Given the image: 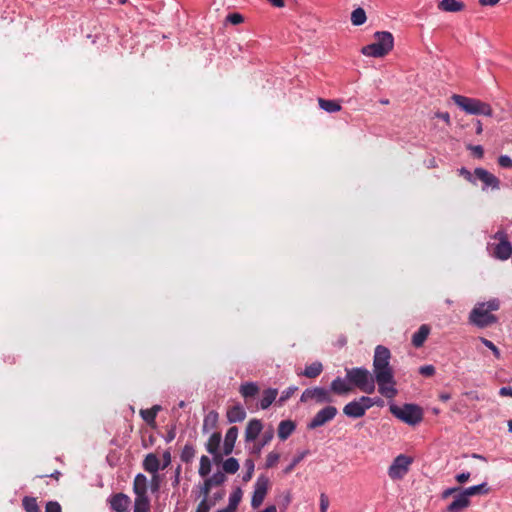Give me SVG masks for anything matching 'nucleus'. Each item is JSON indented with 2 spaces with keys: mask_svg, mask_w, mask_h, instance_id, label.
Here are the masks:
<instances>
[{
  "mask_svg": "<svg viewBox=\"0 0 512 512\" xmlns=\"http://www.w3.org/2000/svg\"><path fill=\"white\" fill-rule=\"evenodd\" d=\"M390 358L391 353L387 347L383 345L376 346L373 357L372 376L378 385L379 393L388 399L394 398L398 393L395 388L396 381L393 368L390 365Z\"/></svg>",
  "mask_w": 512,
  "mask_h": 512,
  "instance_id": "nucleus-1",
  "label": "nucleus"
},
{
  "mask_svg": "<svg viewBox=\"0 0 512 512\" xmlns=\"http://www.w3.org/2000/svg\"><path fill=\"white\" fill-rule=\"evenodd\" d=\"M500 302L498 299H491L487 302L478 303L469 313V323L478 328H487L498 322L497 316L491 312L498 310Z\"/></svg>",
  "mask_w": 512,
  "mask_h": 512,
  "instance_id": "nucleus-2",
  "label": "nucleus"
},
{
  "mask_svg": "<svg viewBox=\"0 0 512 512\" xmlns=\"http://www.w3.org/2000/svg\"><path fill=\"white\" fill-rule=\"evenodd\" d=\"M376 42L361 48L365 56L382 58L388 55L394 48V37L391 32L377 31L374 33Z\"/></svg>",
  "mask_w": 512,
  "mask_h": 512,
  "instance_id": "nucleus-3",
  "label": "nucleus"
},
{
  "mask_svg": "<svg viewBox=\"0 0 512 512\" xmlns=\"http://www.w3.org/2000/svg\"><path fill=\"white\" fill-rule=\"evenodd\" d=\"M451 99L458 107L464 110L467 114L485 115L489 117L493 116V110L491 106L488 103L483 102L479 99L469 98L458 94H453L451 96Z\"/></svg>",
  "mask_w": 512,
  "mask_h": 512,
  "instance_id": "nucleus-4",
  "label": "nucleus"
},
{
  "mask_svg": "<svg viewBox=\"0 0 512 512\" xmlns=\"http://www.w3.org/2000/svg\"><path fill=\"white\" fill-rule=\"evenodd\" d=\"M346 379L367 394H371L375 390V380L366 368L346 369Z\"/></svg>",
  "mask_w": 512,
  "mask_h": 512,
  "instance_id": "nucleus-5",
  "label": "nucleus"
},
{
  "mask_svg": "<svg viewBox=\"0 0 512 512\" xmlns=\"http://www.w3.org/2000/svg\"><path fill=\"white\" fill-rule=\"evenodd\" d=\"M389 410L395 417L411 426L420 423L423 419V410L416 404L407 403L402 407L391 404Z\"/></svg>",
  "mask_w": 512,
  "mask_h": 512,
  "instance_id": "nucleus-6",
  "label": "nucleus"
},
{
  "mask_svg": "<svg viewBox=\"0 0 512 512\" xmlns=\"http://www.w3.org/2000/svg\"><path fill=\"white\" fill-rule=\"evenodd\" d=\"M413 458L404 454L398 455L391 466L389 467L388 474L392 479L403 478L412 464Z\"/></svg>",
  "mask_w": 512,
  "mask_h": 512,
  "instance_id": "nucleus-7",
  "label": "nucleus"
},
{
  "mask_svg": "<svg viewBox=\"0 0 512 512\" xmlns=\"http://www.w3.org/2000/svg\"><path fill=\"white\" fill-rule=\"evenodd\" d=\"M499 243L495 246L493 256L500 260H507L512 255V244L504 231H498L494 235Z\"/></svg>",
  "mask_w": 512,
  "mask_h": 512,
  "instance_id": "nucleus-8",
  "label": "nucleus"
},
{
  "mask_svg": "<svg viewBox=\"0 0 512 512\" xmlns=\"http://www.w3.org/2000/svg\"><path fill=\"white\" fill-rule=\"evenodd\" d=\"M458 491H459V493L456 495L455 499L447 506L448 512H461L463 509L468 507L470 504V501H469L470 496H469V494H467L466 489L461 491L460 488H450V489H447L443 493V496L447 497L449 494H452V493H455Z\"/></svg>",
  "mask_w": 512,
  "mask_h": 512,
  "instance_id": "nucleus-9",
  "label": "nucleus"
},
{
  "mask_svg": "<svg viewBox=\"0 0 512 512\" xmlns=\"http://www.w3.org/2000/svg\"><path fill=\"white\" fill-rule=\"evenodd\" d=\"M314 400L316 403H331L333 401L329 391L324 387L307 388L303 391L300 401L308 402Z\"/></svg>",
  "mask_w": 512,
  "mask_h": 512,
  "instance_id": "nucleus-10",
  "label": "nucleus"
},
{
  "mask_svg": "<svg viewBox=\"0 0 512 512\" xmlns=\"http://www.w3.org/2000/svg\"><path fill=\"white\" fill-rule=\"evenodd\" d=\"M337 414L334 406H326L316 413L313 419L308 423V429H316L331 421Z\"/></svg>",
  "mask_w": 512,
  "mask_h": 512,
  "instance_id": "nucleus-11",
  "label": "nucleus"
},
{
  "mask_svg": "<svg viewBox=\"0 0 512 512\" xmlns=\"http://www.w3.org/2000/svg\"><path fill=\"white\" fill-rule=\"evenodd\" d=\"M474 175L476 179L483 182L484 186L482 187V190H486L488 187L493 190L500 189V180L486 169L481 167L475 168Z\"/></svg>",
  "mask_w": 512,
  "mask_h": 512,
  "instance_id": "nucleus-12",
  "label": "nucleus"
},
{
  "mask_svg": "<svg viewBox=\"0 0 512 512\" xmlns=\"http://www.w3.org/2000/svg\"><path fill=\"white\" fill-rule=\"evenodd\" d=\"M343 413L350 418H361L365 415L366 411L359 399L346 404L343 408Z\"/></svg>",
  "mask_w": 512,
  "mask_h": 512,
  "instance_id": "nucleus-13",
  "label": "nucleus"
},
{
  "mask_svg": "<svg viewBox=\"0 0 512 512\" xmlns=\"http://www.w3.org/2000/svg\"><path fill=\"white\" fill-rule=\"evenodd\" d=\"M143 467L144 469L152 473V479L151 480H159V476L156 474L159 469H161L160 460L154 453H149L146 455L144 461H143Z\"/></svg>",
  "mask_w": 512,
  "mask_h": 512,
  "instance_id": "nucleus-14",
  "label": "nucleus"
},
{
  "mask_svg": "<svg viewBox=\"0 0 512 512\" xmlns=\"http://www.w3.org/2000/svg\"><path fill=\"white\" fill-rule=\"evenodd\" d=\"M222 483L223 482H203V484L197 486V498L207 500V505H209V508L211 509L216 505V502L211 499L210 492L213 490V485Z\"/></svg>",
  "mask_w": 512,
  "mask_h": 512,
  "instance_id": "nucleus-15",
  "label": "nucleus"
},
{
  "mask_svg": "<svg viewBox=\"0 0 512 512\" xmlns=\"http://www.w3.org/2000/svg\"><path fill=\"white\" fill-rule=\"evenodd\" d=\"M263 425L259 419H251L246 426L245 430V441L252 442L257 439L260 432L262 431Z\"/></svg>",
  "mask_w": 512,
  "mask_h": 512,
  "instance_id": "nucleus-16",
  "label": "nucleus"
},
{
  "mask_svg": "<svg viewBox=\"0 0 512 512\" xmlns=\"http://www.w3.org/2000/svg\"><path fill=\"white\" fill-rule=\"evenodd\" d=\"M238 437V428L236 426H232L228 429L224 439L223 445V454L230 455L234 449L235 442Z\"/></svg>",
  "mask_w": 512,
  "mask_h": 512,
  "instance_id": "nucleus-17",
  "label": "nucleus"
},
{
  "mask_svg": "<svg viewBox=\"0 0 512 512\" xmlns=\"http://www.w3.org/2000/svg\"><path fill=\"white\" fill-rule=\"evenodd\" d=\"M267 489V482H256L254 493L251 499V506L253 508H258L262 504L266 496Z\"/></svg>",
  "mask_w": 512,
  "mask_h": 512,
  "instance_id": "nucleus-18",
  "label": "nucleus"
},
{
  "mask_svg": "<svg viewBox=\"0 0 512 512\" xmlns=\"http://www.w3.org/2000/svg\"><path fill=\"white\" fill-rule=\"evenodd\" d=\"M110 504L111 508L117 512H128L130 499L126 495L118 493L111 498Z\"/></svg>",
  "mask_w": 512,
  "mask_h": 512,
  "instance_id": "nucleus-19",
  "label": "nucleus"
},
{
  "mask_svg": "<svg viewBox=\"0 0 512 512\" xmlns=\"http://www.w3.org/2000/svg\"><path fill=\"white\" fill-rule=\"evenodd\" d=\"M226 416L229 423L242 422L246 418V411L241 404H236L228 408Z\"/></svg>",
  "mask_w": 512,
  "mask_h": 512,
  "instance_id": "nucleus-20",
  "label": "nucleus"
},
{
  "mask_svg": "<svg viewBox=\"0 0 512 512\" xmlns=\"http://www.w3.org/2000/svg\"><path fill=\"white\" fill-rule=\"evenodd\" d=\"M430 326L427 325V324H422L418 331L415 332L412 336V345L416 348H420L423 346V344L425 343L428 335L430 334Z\"/></svg>",
  "mask_w": 512,
  "mask_h": 512,
  "instance_id": "nucleus-21",
  "label": "nucleus"
},
{
  "mask_svg": "<svg viewBox=\"0 0 512 512\" xmlns=\"http://www.w3.org/2000/svg\"><path fill=\"white\" fill-rule=\"evenodd\" d=\"M438 8L445 12H460L465 9V4L459 0H441Z\"/></svg>",
  "mask_w": 512,
  "mask_h": 512,
  "instance_id": "nucleus-22",
  "label": "nucleus"
},
{
  "mask_svg": "<svg viewBox=\"0 0 512 512\" xmlns=\"http://www.w3.org/2000/svg\"><path fill=\"white\" fill-rule=\"evenodd\" d=\"M330 390L337 395H345L352 391V387L344 379L337 377L331 382Z\"/></svg>",
  "mask_w": 512,
  "mask_h": 512,
  "instance_id": "nucleus-23",
  "label": "nucleus"
},
{
  "mask_svg": "<svg viewBox=\"0 0 512 512\" xmlns=\"http://www.w3.org/2000/svg\"><path fill=\"white\" fill-rule=\"evenodd\" d=\"M161 406L160 405H154L150 409H141L140 415L142 419L152 428L156 427V416L157 413L160 411Z\"/></svg>",
  "mask_w": 512,
  "mask_h": 512,
  "instance_id": "nucleus-24",
  "label": "nucleus"
},
{
  "mask_svg": "<svg viewBox=\"0 0 512 512\" xmlns=\"http://www.w3.org/2000/svg\"><path fill=\"white\" fill-rule=\"evenodd\" d=\"M296 425L292 420H283L278 426V437L281 440H286L295 430Z\"/></svg>",
  "mask_w": 512,
  "mask_h": 512,
  "instance_id": "nucleus-25",
  "label": "nucleus"
},
{
  "mask_svg": "<svg viewBox=\"0 0 512 512\" xmlns=\"http://www.w3.org/2000/svg\"><path fill=\"white\" fill-rule=\"evenodd\" d=\"M278 395V390L275 388H268L263 391L262 399L260 400V408L263 410L268 409L275 401Z\"/></svg>",
  "mask_w": 512,
  "mask_h": 512,
  "instance_id": "nucleus-26",
  "label": "nucleus"
},
{
  "mask_svg": "<svg viewBox=\"0 0 512 512\" xmlns=\"http://www.w3.org/2000/svg\"><path fill=\"white\" fill-rule=\"evenodd\" d=\"M219 414L212 410L204 418L202 431L203 433L209 432L211 429L217 426Z\"/></svg>",
  "mask_w": 512,
  "mask_h": 512,
  "instance_id": "nucleus-27",
  "label": "nucleus"
},
{
  "mask_svg": "<svg viewBox=\"0 0 512 512\" xmlns=\"http://www.w3.org/2000/svg\"><path fill=\"white\" fill-rule=\"evenodd\" d=\"M323 371V365L319 361H315L310 365H307L301 375L307 378H316Z\"/></svg>",
  "mask_w": 512,
  "mask_h": 512,
  "instance_id": "nucleus-28",
  "label": "nucleus"
},
{
  "mask_svg": "<svg viewBox=\"0 0 512 512\" xmlns=\"http://www.w3.org/2000/svg\"><path fill=\"white\" fill-rule=\"evenodd\" d=\"M239 391L245 399L253 398L258 394L259 387L255 382H246L240 386Z\"/></svg>",
  "mask_w": 512,
  "mask_h": 512,
  "instance_id": "nucleus-29",
  "label": "nucleus"
},
{
  "mask_svg": "<svg viewBox=\"0 0 512 512\" xmlns=\"http://www.w3.org/2000/svg\"><path fill=\"white\" fill-rule=\"evenodd\" d=\"M466 490H467V494H469V496H473V495H486L489 492H491L492 490H494V488L489 486L488 482H481L478 485H474L472 487L466 488Z\"/></svg>",
  "mask_w": 512,
  "mask_h": 512,
  "instance_id": "nucleus-30",
  "label": "nucleus"
},
{
  "mask_svg": "<svg viewBox=\"0 0 512 512\" xmlns=\"http://www.w3.org/2000/svg\"><path fill=\"white\" fill-rule=\"evenodd\" d=\"M318 104L321 109H323L324 111L329 112V113H334V112H338L341 110V105L336 100H328V99L319 98Z\"/></svg>",
  "mask_w": 512,
  "mask_h": 512,
  "instance_id": "nucleus-31",
  "label": "nucleus"
},
{
  "mask_svg": "<svg viewBox=\"0 0 512 512\" xmlns=\"http://www.w3.org/2000/svg\"><path fill=\"white\" fill-rule=\"evenodd\" d=\"M367 20L366 12L362 7L354 9L351 13V23L354 26L363 25Z\"/></svg>",
  "mask_w": 512,
  "mask_h": 512,
  "instance_id": "nucleus-32",
  "label": "nucleus"
},
{
  "mask_svg": "<svg viewBox=\"0 0 512 512\" xmlns=\"http://www.w3.org/2000/svg\"><path fill=\"white\" fill-rule=\"evenodd\" d=\"M221 443V434L219 432L213 433L208 442L206 443V449L208 453H214L219 450Z\"/></svg>",
  "mask_w": 512,
  "mask_h": 512,
  "instance_id": "nucleus-33",
  "label": "nucleus"
},
{
  "mask_svg": "<svg viewBox=\"0 0 512 512\" xmlns=\"http://www.w3.org/2000/svg\"><path fill=\"white\" fill-rule=\"evenodd\" d=\"M222 469L227 474H234L239 469V463L236 458L230 457L223 461L222 463Z\"/></svg>",
  "mask_w": 512,
  "mask_h": 512,
  "instance_id": "nucleus-34",
  "label": "nucleus"
},
{
  "mask_svg": "<svg viewBox=\"0 0 512 512\" xmlns=\"http://www.w3.org/2000/svg\"><path fill=\"white\" fill-rule=\"evenodd\" d=\"M22 505L26 512H41L36 499L33 497H24L22 500Z\"/></svg>",
  "mask_w": 512,
  "mask_h": 512,
  "instance_id": "nucleus-35",
  "label": "nucleus"
},
{
  "mask_svg": "<svg viewBox=\"0 0 512 512\" xmlns=\"http://www.w3.org/2000/svg\"><path fill=\"white\" fill-rule=\"evenodd\" d=\"M210 471L211 460L209 459V457L203 455L200 459L199 475L204 478L209 475Z\"/></svg>",
  "mask_w": 512,
  "mask_h": 512,
  "instance_id": "nucleus-36",
  "label": "nucleus"
},
{
  "mask_svg": "<svg viewBox=\"0 0 512 512\" xmlns=\"http://www.w3.org/2000/svg\"><path fill=\"white\" fill-rule=\"evenodd\" d=\"M149 509V500L147 496L135 498L134 512H147Z\"/></svg>",
  "mask_w": 512,
  "mask_h": 512,
  "instance_id": "nucleus-37",
  "label": "nucleus"
},
{
  "mask_svg": "<svg viewBox=\"0 0 512 512\" xmlns=\"http://www.w3.org/2000/svg\"><path fill=\"white\" fill-rule=\"evenodd\" d=\"M360 401L363 403V406L365 407V411L373 407L374 405L382 406L383 400L379 397L371 398L368 396H361Z\"/></svg>",
  "mask_w": 512,
  "mask_h": 512,
  "instance_id": "nucleus-38",
  "label": "nucleus"
},
{
  "mask_svg": "<svg viewBox=\"0 0 512 512\" xmlns=\"http://www.w3.org/2000/svg\"><path fill=\"white\" fill-rule=\"evenodd\" d=\"M195 456V449L192 445L186 444L184 448L182 449L180 458L183 462L189 463L192 461V459Z\"/></svg>",
  "mask_w": 512,
  "mask_h": 512,
  "instance_id": "nucleus-39",
  "label": "nucleus"
},
{
  "mask_svg": "<svg viewBox=\"0 0 512 512\" xmlns=\"http://www.w3.org/2000/svg\"><path fill=\"white\" fill-rule=\"evenodd\" d=\"M241 498H242V490L240 488H236L230 494V497H229V504H228V506L230 507V509L236 510L239 502L241 501Z\"/></svg>",
  "mask_w": 512,
  "mask_h": 512,
  "instance_id": "nucleus-40",
  "label": "nucleus"
},
{
  "mask_svg": "<svg viewBox=\"0 0 512 512\" xmlns=\"http://www.w3.org/2000/svg\"><path fill=\"white\" fill-rule=\"evenodd\" d=\"M225 496V490L222 487L221 484H215L213 485V490L210 492V497L212 500H214L216 503L223 499Z\"/></svg>",
  "mask_w": 512,
  "mask_h": 512,
  "instance_id": "nucleus-41",
  "label": "nucleus"
},
{
  "mask_svg": "<svg viewBox=\"0 0 512 512\" xmlns=\"http://www.w3.org/2000/svg\"><path fill=\"white\" fill-rule=\"evenodd\" d=\"M244 467L246 469V472L243 475L242 480H250L254 472V461L252 459H246L244 462Z\"/></svg>",
  "mask_w": 512,
  "mask_h": 512,
  "instance_id": "nucleus-42",
  "label": "nucleus"
},
{
  "mask_svg": "<svg viewBox=\"0 0 512 512\" xmlns=\"http://www.w3.org/2000/svg\"><path fill=\"white\" fill-rule=\"evenodd\" d=\"M479 340L481 341V343L483 345H485L487 348H489L493 355L499 359L501 357V353H500V350L494 345V343L484 337H479Z\"/></svg>",
  "mask_w": 512,
  "mask_h": 512,
  "instance_id": "nucleus-43",
  "label": "nucleus"
},
{
  "mask_svg": "<svg viewBox=\"0 0 512 512\" xmlns=\"http://www.w3.org/2000/svg\"><path fill=\"white\" fill-rule=\"evenodd\" d=\"M458 174L471 184L476 185V177L474 175V172L471 173L467 168L461 167L460 169H458Z\"/></svg>",
  "mask_w": 512,
  "mask_h": 512,
  "instance_id": "nucleus-44",
  "label": "nucleus"
},
{
  "mask_svg": "<svg viewBox=\"0 0 512 512\" xmlns=\"http://www.w3.org/2000/svg\"><path fill=\"white\" fill-rule=\"evenodd\" d=\"M133 484L136 498H140V496H146L147 482H133Z\"/></svg>",
  "mask_w": 512,
  "mask_h": 512,
  "instance_id": "nucleus-45",
  "label": "nucleus"
},
{
  "mask_svg": "<svg viewBox=\"0 0 512 512\" xmlns=\"http://www.w3.org/2000/svg\"><path fill=\"white\" fill-rule=\"evenodd\" d=\"M280 455L277 452H270L267 455L265 466L266 468H272L279 461Z\"/></svg>",
  "mask_w": 512,
  "mask_h": 512,
  "instance_id": "nucleus-46",
  "label": "nucleus"
},
{
  "mask_svg": "<svg viewBox=\"0 0 512 512\" xmlns=\"http://www.w3.org/2000/svg\"><path fill=\"white\" fill-rule=\"evenodd\" d=\"M466 148L468 150H470L473 155L478 158V159H482L483 156H484V149L481 145H472V144H468L466 146Z\"/></svg>",
  "mask_w": 512,
  "mask_h": 512,
  "instance_id": "nucleus-47",
  "label": "nucleus"
},
{
  "mask_svg": "<svg viewBox=\"0 0 512 512\" xmlns=\"http://www.w3.org/2000/svg\"><path fill=\"white\" fill-rule=\"evenodd\" d=\"M226 21L233 25H238L244 21V17L239 13H230L226 17Z\"/></svg>",
  "mask_w": 512,
  "mask_h": 512,
  "instance_id": "nucleus-48",
  "label": "nucleus"
},
{
  "mask_svg": "<svg viewBox=\"0 0 512 512\" xmlns=\"http://www.w3.org/2000/svg\"><path fill=\"white\" fill-rule=\"evenodd\" d=\"M296 389V387H289L287 390L283 391L278 399V404L282 405L284 402H286L294 394Z\"/></svg>",
  "mask_w": 512,
  "mask_h": 512,
  "instance_id": "nucleus-49",
  "label": "nucleus"
},
{
  "mask_svg": "<svg viewBox=\"0 0 512 512\" xmlns=\"http://www.w3.org/2000/svg\"><path fill=\"white\" fill-rule=\"evenodd\" d=\"M436 370L433 365H424L419 368V373L425 377H431L435 374Z\"/></svg>",
  "mask_w": 512,
  "mask_h": 512,
  "instance_id": "nucleus-50",
  "label": "nucleus"
},
{
  "mask_svg": "<svg viewBox=\"0 0 512 512\" xmlns=\"http://www.w3.org/2000/svg\"><path fill=\"white\" fill-rule=\"evenodd\" d=\"M498 165L502 168H511L512 159L508 155H501L498 157Z\"/></svg>",
  "mask_w": 512,
  "mask_h": 512,
  "instance_id": "nucleus-51",
  "label": "nucleus"
},
{
  "mask_svg": "<svg viewBox=\"0 0 512 512\" xmlns=\"http://www.w3.org/2000/svg\"><path fill=\"white\" fill-rule=\"evenodd\" d=\"M273 436H274L273 428L266 430L262 435L261 446L267 445L273 439Z\"/></svg>",
  "mask_w": 512,
  "mask_h": 512,
  "instance_id": "nucleus-52",
  "label": "nucleus"
},
{
  "mask_svg": "<svg viewBox=\"0 0 512 512\" xmlns=\"http://www.w3.org/2000/svg\"><path fill=\"white\" fill-rule=\"evenodd\" d=\"M61 511H62L61 506L56 501H49L46 504L45 512H61Z\"/></svg>",
  "mask_w": 512,
  "mask_h": 512,
  "instance_id": "nucleus-53",
  "label": "nucleus"
},
{
  "mask_svg": "<svg viewBox=\"0 0 512 512\" xmlns=\"http://www.w3.org/2000/svg\"><path fill=\"white\" fill-rule=\"evenodd\" d=\"M329 506L328 497L325 494L320 496V512H327Z\"/></svg>",
  "mask_w": 512,
  "mask_h": 512,
  "instance_id": "nucleus-54",
  "label": "nucleus"
},
{
  "mask_svg": "<svg viewBox=\"0 0 512 512\" xmlns=\"http://www.w3.org/2000/svg\"><path fill=\"white\" fill-rule=\"evenodd\" d=\"M435 117L442 119L447 125L451 124L450 115L448 112H436Z\"/></svg>",
  "mask_w": 512,
  "mask_h": 512,
  "instance_id": "nucleus-55",
  "label": "nucleus"
},
{
  "mask_svg": "<svg viewBox=\"0 0 512 512\" xmlns=\"http://www.w3.org/2000/svg\"><path fill=\"white\" fill-rule=\"evenodd\" d=\"M210 508L209 505H207V500H201L198 504L195 512H209Z\"/></svg>",
  "mask_w": 512,
  "mask_h": 512,
  "instance_id": "nucleus-56",
  "label": "nucleus"
},
{
  "mask_svg": "<svg viewBox=\"0 0 512 512\" xmlns=\"http://www.w3.org/2000/svg\"><path fill=\"white\" fill-rule=\"evenodd\" d=\"M175 437H176V427H175V426H172V427L168 430V432H167V434H166V436H165V441L169 443V442H171L172 440H174V439H175Z\"/></svg>",
  "mask_w": 512,
  "mask_h": 512,
  "instance_id": "nucleus-57",
  "label": "nucleus"
},
{
  "mask_svg": "<svg viewBox=\"0 0 512 512\" xmlns=\"http://www.w3.org/2000/svg\"><path fill=\"white\" fill-rule=\"evenodd\" d=\"M171 463V453L169 450H166L163 453V464L161 469H165Z\"/></svg>",
  "mask_w": 512,
  "mask_h": 512,
  "instance_id": "nucleus-58",
  "label": "nucleus"
},
{
  "mask_svg": "<svg viewBox=\"0 0 512 512\" xmlns=\"http://www.w3.org/2000/svg\"><path fill=\"white\" fill-rule=\"evenodd\" d=\"M213 456V462L215 464L223 463V453H221L219 450L214 453H210Z\"/></svg>",
  "mask_w": 512,
  "mask_h": 512,
  "instance_id": "nucleus-59",
  "label": "nucleus"
},
{
  "mask_svg": "<svg viewBox=\"0 0 512 512\" xmlns=\"http://www.w3.org/2000/svg\"><path fill=\"white\" fill-rule=\"evenodd\" d=\"M307 453H308V451H303V452L299 453L298 455H296L291 461L292 466H296L300 461H302Z\"/></svg>",
  "mask_w": 512,
  "mask_h": 512,
  "instance_id": "nucleus-60",
  "label": "nucleus"
},
{
  "mask_svg": "<svg viewBox=\"0 0 512 512\" xmlns=\"http://www.w3.org/2000/svg\"><path fill=\"white\" fill-rule=\"evenodd\" d=\"M499 394L501 396H510L512 397V387L511 386H504L500 389Z\"/></svg>",
  "mask_w": 512,
  "mask_h": 512,
  "instance_id": "nucleus-61",
  "label": "nucleus"
},
{
  "mask_svg": "<svg viewBox=\"0 0 512 512\" xmlns=\"http://www.w3.org/2000/svg\"><path fill=\"white\" fill-rule=\"evenodd\" d=\"M500 0H479L481 6H495Z\"/></svg>",
  "mask_w": 512,
  "mask_h": 512,
  "instance_id": "nucleus-62",
  "label": "nucleus"
},
{
  "mask_svg": "<svg viewBox=\"0 0 512 512\" xmlns=\"http://www.w3.org/2000/svg\"><path fill=\"white\" fill-rule=\"evenodd\" d=\"M61 476V473L57 470H55L54 472L50 473V474H44V475H40L39 477L40 478H43V477H51V478H54L56 480H58V478Z\"/></svg>",
  "mask_w": 512,
  "mask_h": 512,
  "instance_id": "nucleus-63",
  "label": "nucleus"
},
{
  "mask_svg": "<svg viewBox=\"0 0 512 512\" xmlns=\"http://www.w3.org/2000/svg\"><path fill=\"white\" fill-rule=\"evenodd\" d=\"M267 1L270 2L274 7L281 8V7L285 6L284 0H267Z\"/></svg>",
  "mask_w": 512,
  "mask_h": 512,
  "instance_id": "nucleus-64",
  "label": "nucleus"
}]
</instances>
